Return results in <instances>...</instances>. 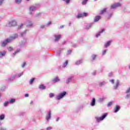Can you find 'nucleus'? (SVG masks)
Returning a JSON list of instances; mask_svg holds the SVG:
<instances>
[{"instance_id": "nucleus-1", "label": "nucleus", "mask_w": 130, "mask_h": 130, "mask_svg": "<svg viewBox=\"0 0 130 130\" xmlns=\"http://www.w3.org/2000/svg\"><path fill=\"white\" fill-rule=\"evenodd\" d=\"M18 38V35H15L12 37H11L9 39H7L2 43V46H6L8 43H10L13 39H16Z\"/></svg>"}, {"instance_id": "nucleus-2", "label": "nucleus", "mask_w": 130, "mask_h": 130, "mask_svg": "<svg viewBox=\"0 0 130 130\" xmlns=\"http://www.w3.org/2000/svg\"><path fill=\"white\" fill-rule=\"evenodd\" d=\"M107 116V113H105L102 117H95V119H96V121L98 122H100V121H101V120H103V119H104V118H105V117H106Z\"/></svg>"}, {"instance_id": "nucleus-3", "label": "nucleus", "mask_w": 130, "mask_h": 130, "mask_svg": "<svg viewBox=\"0 0 130 130\" xmlns=\"http://www.w3.org/2000/svg\"><path fill=\"white\" fill-rule=\"evenodd\" d=\"M87 16H88V13H79L77 16V19H80V18L87 17Z\"/></svg>"}, {"instance_id": "nucleus-4", "label": "nucleus", "mask_w": 130, "mask_h": 130, "mask_svg": "<svg viewBox=\"0 0 130 130\" xmlns=\"http://www.w3.org/2000/svg\"><path fill=\"white\" fill-rule=\"evenodd\" d=\"M121 5L119 3H116L111 6V9H116V8H118V7H120Z\"/></svg>"}, {"instance_id": "nucleus-5", "label": "nucleus", "mask_w": 130, "mask_h": 130, "mask_svg": "<svg viewBox=\"0 0 130 130\" xmlns=\"http://www.w3.org/2000/svg\"><path fill=\"white\" fill-rule=\"evenodd\" d=\"M17 25V22L15 21H12L11 22H9V27H12L13 26H16Z\"/></svg>"}, {"instance_id": "nucleus-6", "label": "nucleus", "mask_w": 130, "mask_h": 130, "mask_svg": "<svg viewBox=\"0 0 130 130\" xmlns=\"http://www.w3.org/2000/svg\"><path fill=\"white\" fill-rule=\"evenodd\" d=\"M66 94H67V92H64L61 94H60L59 95H58L57 96V99L59 100V99H61V98H62V97H63V96H64L66 95Z\"/></svg>"}, {"instance_id": "nucleus-7", "label": "nucleus", "mask_w": 130, "mask_h": 130, "mask_svg": "<svg viewBox=\"0 0 130 130\" xmlns=\"http://www.w3.org/2000/svg\"><path fill=\"white\" fill-rule=\"evenodd\" d=\"M55 41H58V40H59V39H60L61 38V36L60 35H56L55 36Z\"/></svg>"}, {"instance_id": "nucleus-8", "label": "nucleus", "mask_w": 130, "mask_h": 130, "mask_svg": "<svg viewBox=\"0 0 130 130\" xmlns=\"http://www.w3.org/2000/svg\"><path fill=\"white\" fill-rule=\"evenodd\" d=\"M51 115V112L49 111L48 113L47 116H46V120H49V119H50Z\"/></svg>"}, {"instance_id": "nucleus-9", "label": "nucleus", "mask_w": 130, "mask_h": 130, "mask_svg": "<svg viewBox=\"0 0 130 130\" xmlns=\"http://www.w3.org/2000/svg\"><path fill=\"white\" fill-rule=\"evenodd\" d=\"M114 109V112L116 113L119 111V109H120V107H119V106H116Z\"/></svg>"}, {"instance_id": "nucleus-10", "label": "nucleus", "mask_w": 130, "mask_h": 130, "mask_svg": "<svg viewBox=\"0 0 130 130\" xmlns=\"http://www.w3.org/2000/svg\"><path fill=\"white\" fill-rule=\"evenodd\" d=\"M101 18V16H96L94 18V22H98V21L100 20Z\"/></svg>"}, {"instance_id": "nucleus-11", "label": "nucleus", "mask_w": 130, "mask_h": 130, "mask_svg": "<svg viewBox=\"0 0 130 130\" xmlns=\"http://www.w3.org/2000/svg\"><path fill=\"white\" fill-rule=\"evenodd\" d=\"M111 42H112V41H111L108 42L106 44H105V47H106V48L107 47H108V46H109V45H110V43H111Z\"/></svg>"}, {"instance_id": "nucleus-12", "label": "nucleus", "mask_w": 130, "mask_h": 130, "mask_svg": "<svg viewBox=\"0 0 130 130\" xmlns=\"http://www.w3.org/2000/svg\"><path fill=\"white\" fill-rule=\"evenodd\" d=\"M53 82L54 83H56V82H59V79L58 78V77H55L53 80Z\"/></svg>"}, {"instance_id": "nucleus-13", "label": "nucleus", "mask_w": 130, "mask_h": 130, "mask_svg": "<svg viewBox=\"0 0 130 130\" xmlns=\"http://www.w3.org/2000/svg\"><path fill=\"white\" fill-rule=\"evenodd\" d=\"M104 31H105V29H102L101 32L96 34V37L97 38L99 37V36H100V34H101V33H102L103 32H104Z\"/></svg>"}, {"instance_id": "nucleus-14", "label": "nucleus", "mask_w": 130, "mask_h": 130, "mask_svg": "<svg viewBox=\"0 0 130 130\" xmlns=\"http://www.w3.org/2000/svg\"><path fill=\"white\" fill-rule=\"evenodd\" d=\"M95 98H93L92 101L91 103V106H94V105H95Z\"/></svg>"}, {"instance_id": "nucleus-15", "label": "nucleus", "mask_w": 130, "mask_h": 130, "mask_svg": "<svg viewBox=\"0 0 130 130\" xmlns=\"http://www.w3.org/2000/svg\"><path fill=\"white\" fill-rule=\"evenodd\" d=\"M5 54H6V52H0V57H3Z\"/></svg>"}, {"instance_id": "nucleus-16", "label": "nucleus", "mask_w": 130, "mask_h": 130, "mask_svg": "<svg viewBox=\"0 0 130 130\" xmlns=\"http://www.w3.org/2000/svg\"><path fill=\"white\" fill-rule=\"evenodd\" d=\"M36 10V7H31L29 8V10L30 12H32V11H35Z\"/></svg>"}, {"instance_id": "nucleus-17", "label": "nucleus", "mask_w": 130, "mask_h": 130, "mask_svg": "<svg viewBox=\"0 0 130 130\" xmlns=\"http://www.w3.org/2000/svg\"><path fill=\"white\" fill-rule=\"evenodd\" d=\"M39 89H41V90H43L45 89V86L43 85H41L39 86Z\"/></svg>"}, {"instance_id": "nucleus-18", "label": "nucleus", "mask_w": 130, "mask_h": 130, "mask_svg": "<svg viewBox=\"0 0 130 130\" xmlns=\"http://www.w3.org/2000/svg\"><path fill=\"white\" fill-rule=\"evenodd\" d=\"M35 80V78H32L31 79H30L29 81V84L30 85H32V84H33V82H34Z\"/></svg>"}, {"instance_id": "nucleus-19", "label": "nucleus", "mask_w": 130, "mask_h": 130, "mask_svg": "<svg viewBox=\"0 0 130 130\" xmlns=\"http://www.w3.org/2000/svg\"><path fill=\"white\" fill-rule=\"evenodd\" d=\"M105 12H106V8H105V9H104V10H102L101 12V14L102 15H103V13H105Z\"/></svg>"}, {"instance_id": "nucleus-20", "label": "nucleus", "mask_w": 130, "mask_h": 130, "mask_svg": "<svg viewBox=\"0 0 130 130\" xmlns=\"http://www.w3.org/2000/svg\"><path fill=\"white\" fill-rule=\"evenodd\" d=\"M71 81H72V77L68 78V80H67V81H66V83L67 84H69V83H70V82H71Z\"/></svg>"}, {"instance_id": "nucleus-21", "label": "nucleus", "mask_w": 130, "mask_h": 130, "mask_svg": "<svg viewBox=\"0 0 130 130\" xmlns=\"http://www.w3.org/2000/svg\"><path fill=\"white\" fill-rule=\"evenodd\" d=\"M5 118V115H1L0 116V119L1 120H3Z\"/></svg>"}, {"instance_id": "nucleus-22", "label": "nucleus", "mask_w": 130, "mask_h": 130, "mask_svg": "<svg viewBox=\"0 0 130 130\" xmlns=\"http://www.w3.org/2000/svg\"><path fill=\"white\" fill-rule=\"evenodd\" d=\"M54 94H53V93H50L49 94L50 98H52V97H54Z\"/></svg>"}, {"instance_id": "nucleus-23", "label": "nucleus", "mask_w": 130, "mask_h": 130, "mask_svg": "<svg viewBox=\"0 0 130 130\" xmlns=\"http://www.w3.org/2000/svg\"><path fill=\"white\" fill-rule=\"evenodd\" d=\"M22 2V0H15V2L16 4H20Z\"/></svg>"}, {"instance_id": "nucleus-24", "label": "nucleus", "mask_w": 130, "mask_h": 130, "mask_svg": "<svg viewBox=\"0 0 130 130\" xmlns=\"http://www.w3.org/2000/svg\"><path fill=\"white\" fill-rule=\"evenodd\" d=\"M68 60H67V61H66V62L64 63V64H63V67H64H64H67V66H68Z\"/></svg>"}, {"instance_id": "nucleus-25", "label": "nucleus", "mask_w": 130, "mask_h": 130, "mask_svg": "<svg viewBox=\"0 0 130 130\" xmlns=\"http://www.w3.org/2000/svg\"><path fill=\"white\" fill-rule=\"evenodd\" d=\"M87 2H88V0H84V1L82 2V5H86V4H87Z\"/></svg>"}, {"instance_id": "nucleus-26", "label": "nucleus", "mask_w": 130, "mask_h": 130, "mask_svg": "<svg viewBox=\"0 0 130 130\" xmlns=\"http://www.w3.org/2000/svg\"><path fill=\"white\" fill-rule=\"evenodd\" d=\"M81 62H82V60H79V61H77L76 62V64H80V63H81Z\"/></svg>"}, {"instance_id": "nucleus-27", "label": "nucleus", "mask_w": 130, "mask_h": 130, "mask_svg": "<svg viewBox=\"0 0 130 130\" xmlns=\"http://www.w3.org/2000/svg\"><path fill=\"white\" fill-rule=\"evenodd\" d=\"M15 99H12L11 100H10V102L11 103H14V102H15Z\"/></svg>"}, {"instance_id": "nucleus-28", "label": "nucleus", "mask_w": 130, "mask_h": 130, "mask_svg": "<svg viewBox=\"0 0 130 130\" xmlns=\"http://www.w3.org/2000/svg\"><path fill=\"white\" fill-rule=\"evenodd\" d=\"M119 84V82L118 81H117V82H116V87H115V89H116V88H117Z\"/></svg>"}, {"instance_id": "nucleus-29", "label": "nucleus", "mask_w": 130, "mask_h": 130, "mask_svg": "<svg viewBox=\"0 0 130 130\" xmlns=\"http://www.w3.org/2000/svg\"><path fill=\"white\" fill-rule=\"evenodd\" d=\"M8 104H9V102H6L4 103V106H8Z\"/></svg>"}, {"instance_id": "nucleus-30", "label": "nucleus", "mask_w": 130, "mask_h": 130, "mask_svg": "<svg viewBox=\"0 0 130 130\" xmlns=\"http://www.w3.org/2000/svg\"><path fill=\"white\" fill-rule=\"evenodd\" d=\"M105 84V82H101L100 83V86H102L103 85H104Z\"/></svg>"}, {"instance_id": "nucleus-31", "label": "nucleus", "mask_w": 130, "mask_h": 130, "mask_svg": "<svg viewBox=\"0 0 130 130\" xmlns=\"http://www.w3.org/2000/svg\"><path fill=\"white\" fill-rule=\"evenodd\" d=\"M113 104L112 102H110L109 103V104H108V106H111V105Z\"/></svg>"}, {"instance_id": "nucleus-32", "label": "nucleus", "mask_w": 130, "mask_h": 130, "mask_svg": "<svg viewBox=\"0 0 130 130\" xmlns=\"http://www.w3.org/2000/svg\"><path fill=\"white\" fill-rule=\"evenodd\" d=\"M92 59H95V58H96V55H92Z\"/></svg>"}, {"instance_id": "nucleus-33", "label": "nucleus", "mask_w": 130, "mask_h": 130, "mask_svg": "<svg viewBox=\"0 0 130 130\" xmlns=\"http://www.w3.org/2000/svg\"><path fill=\"white\" fill-rule=\"evenodd\" d=\"M8 50L9 51H12V50H13V48L11 47H10L8 48Z\"/></svg>"}, {"instance_id": "nucleus-34", "label": "nucleus", "mask_w": 130, "mask_h": 130, "mask_svg": "<svg viewBox=\"0 0 130 130\" xmlns=\"http://www.w3.org/2000/svg\"><path fill=\"white\" fill-rule=\"evenodd\" d=\"M130 92V87L126 91V93H129Z\"/></svg>"}, {"instance_id": "nucleus-35", "label": "nucleus", "mask_w": 130, "mask_h": 130, "mask_svg": "<svg viewBox=\"0 0 130 130\" xmlns=\"http://www.w3.org/2000/svg\"><path fill=\"white\" fill-rule=\"evenodd\" d=\"M52 129V128L51 127H48L46 128L47 130H50V129Z\"/></svg>"}, {"instance_id": "nucleus-36", "label": "nucleus", "mask_w": 130, "mask_h": 130, "mask_svg": "<svg viewBox=\"0 0 130 130\" xmlns=\"http://www.w3.org/2000/svg\"><path fill=\"white\" fill-rule=\"evenodd\" d=\"M23 27V24H21L19 26H18V29H21Z\"/></svg>"}, {"instance_id": "nucleus-37", "label": "nucleus", "mask_w": 130, "mask_h": 130, "mask_svg": "<svg viewBox=\"0 0 130 130\" xmlns=\"http://www.w3.org/2000/svg\"><path fill=\"white\" fill-rule=\"evenodd\" d=\"M129 97H130V94H128L126 95V99H128V98H129Z\"/></svg>"}, {"instance_id": "nucleus-38", "label": "nucleus", "mask_w": 130, "mask_h": 130, "mask_svg": "<svg viewBox=\"0 0 130 130\" xmlns=\"http://www.w3.org/2000/svg\"><path fill=\"white\" fill-rule=\"evenodd\" d=\"M3 2H4V0H0V6H1L2 4H3Z\"/></svg>"}, {"instance_id": "nucleus-39", "label": "nucleus", "mask_w": 130, "mask_h": 130, "mask_svg": "<svg viewBox=\"0 0 130 130\" xmlns=\"http://www.w3.org/2000/svg\"><path fill=\"white\" fill-rule=\"evenodd\" d=\"M25 66H26V62L23 63V64L22 66V68H24V67H25Z\"/></svg>"}, {"instance_id": "nucleus-40", "label": "nucleus", "mask_w": 130, "mask_h": 130, "mask_svg": "<svg viewBox=\"0 0 130 130\" xmlns=\"http://www.w3.org/2000/svg\"><path fill=\"white\" fill-rule=\"evenodd\" d=\"M70 0H66V4H69V3H70Z\"/></svg>"}, {"instance_id": "nucleus-41", "label": "nucleus", "mask_w": 130, "mask_h": 130, "mask_svg": "<svg viewBox=\"0 0 130 130\" xmlns=\"http://www.w3.org/2000/svg\"><path fill=\"white\" fill-rule=\"evenodd\" d=\"M19 50H17L15 52V53H14V55H15V54H16V53H18V52H19Z\"/></svg>"}, {"instance_id": "nucleus-42", "label": "nucleus", "mask_w": 130, "mask_h": 130, "mask_svg": "<svg viewBox=\"0 0 130 130\" xmlns=\"http://www.w3.org/2000/svg\"><path fill=\"white\" fill-rule=\"evenodd\" d=\"M105 53H106V50H105L103 52V54H105Z\"/></svg>"}, {"instance_id": "nucleus-43", "label": "nucleus", "mask_w": 130, "mask_h": 130, "mask_svg": "<svg viewBox=\"0 0 130 130\" xmlns=\"http://www.w3.org/2000/svg\"><path fill=\"white\" fill-rule=\"evenodd\" d=\"M110 82H111V83H112V84H114V80H110Z\"/></svg>"}, {"instance_id": "nucleus-44", "label": "nucleus", "mask_w": 130, "mask_h": 130, "mask_svg": "<svg viewBox=\"0 0 130 130\" xmlns=\"http://www.w3.org/2000/svg\"><path fill=\"white\" fill-rule=\"evenodd\" d=\"M112 73H110L109 74V77H112Z\"/></svg>"}, {"instance_id": "nucleus-45", "label": "nucleus", "mask_w": 130, "mask_h": 130, "mask_svg": "<svg viewBox=\"0 0 130 130\" xmlns=\"http://www.w3.org/2000/svg\"><path fill=\"white\" fill-rule=\"evenodd\" d=\"M29 96V94H28V93H26L25 94V97H28Z\"/></svg>"}, {"instance_id": "nucleus-46", "label": "nucleus", "mask_w": 130, "mask_h": 130, "mask_svg": "<svg viewBox=\"0 0 130 130\" xmlns=\"http://www.w3.org/2000/svg\"><path fill=\"white\" fill-rule=\"evenodd\" d=\"M71 52H72V50H70L68 51L69 54H70V53H71Z\"/></svg>"}, {"instance_id": "nucleus-47", "label": "nucleus", "mask_w": 130, "mask_h": 130, "mask_svg": "<svg viewBox=\"0 0 130 130\" xmlns=\"http://www.w3.org/2000/svg\"><path fill=\"white\" fill-rule=\"evenodd\" d=\"M27 26H32V23L29 22V24Z\"/></svg>"}, {"instance_id": "nucleus-48", "label": "nucleus", "mask_w": 130, "mask_h": 130, "mask_svg": "<svg viewBox=\"0 0 130 130\" xmlns=\"http://www.w3.org/2000/svg\"><path fill=\"white\" fill-rule=\"evenodd\" d=\"M51 24V21H50L48 23V25H50Z\"/></svg>"}, {"instance_id": "nucleus-49", "label": "nucleus", "mask_w": 130, "mask_h": 130, "mask_svg": "<svg viewBox=\"0 0 130 130\" xmlns=\"http://www.w3.org/2000/svg\"><path fill=\"white\" fill-rule=\"evenodd\" d=\"M93 75H96V72H94L93 73Z\"/></svg>"}, {"instance_id": "nucleus-50", "label": "nucleus", "mask_w": 130, "mask_h": 130, "mask_svg": "<svg viewBox=\"0 0 130 130\" xmlns=\"http://www.w3.org/2000/svg\"><path fill=\"white\" fill-rule=\"evenodd\" d=\"M41 28H44V25H42V26H41Z\"/></svg>"}, {"instance_id": "nucleus-51", "label": "nucleus", "mask_w": 130, "mask_h": 130, "mask_svg": "<svg viewBox=\"0 0 130 130\" xmlns=\"http://www.w3.org/2000/svg\"><path fill=\"white\" fill-rule=\"evenodd\" d=\"M0 130H6V129H4V128H1Z\"/></svg>"}, {"instance_id": "nucleus-52", "label": "nucleus", "mask_w": 130, "mask_h": 130, "mask_svg": "<svg viewBox=\"0 0 130 130\" xmlns=\"http://www.w3.org/2000/svg\"><path fill=\"white\" fill-rule=\"evenodd\" d=\"M60 28H63V25H61V26H60Z\"/></svg>"}, {"instance_id": "nucleus-53", "label": "nucleus", "mask_w": 130, "mask_h": 130, "mask_svg": "<svg viewBox=\"0 0 130 130\" xmlns=\"http://www.w3.org/2000/svg\"><path fill=\"white\" fill-rule=\"evenodd\" d=\"M23 34H25V33H22V34H21V36H23Z\"/></svg>"}, {"instance_id": "nucleus-54", "label": "nucleus", "mask_w": 130, "mask_h": 130, "mask_svg": "<svg viewBox=\"0 0 130 130\" xmlns=\"http://www.w3.org/2000/svg\"><path fill=\"white\" fill-rule=\"evenodd\" d=\"M59 118H57V119H56V121H57L58 120H59Z\"/></svg>"}, {"instance_id": "nucleus-55", "label": "nucleus", "mask_w": 130, "mask_h": 130, "mask_svg": "<svg viewBox=\"0 0 130 130\" xmlns=\"http://www.w3.org/2000/svg\"><path fill=\"white\" fill-rule=\"evenodd\" d=\"M32 103H33V102L31 101V102H30V104H32Z\"/></svg>"}, {"instance_id": "nucleus-56", "label": "nucleus", "mask_w": 130, "mask_h": 130, "mask_svg": "<svg viewBox=\"0 0 130 130\" xmlns=\"http://www.w3.org/2000/svg\"><path fill=\"white\" fill-rule=\"evenodd\" d=\"M0 125H2V123L0 122Z\"/></svg>"}, {"instance_id": "nucleus-57", "label": "nucleus", "mask_w": 130, "mask_h": 130, "mask_svg": "<svg viewBox=\"0 0 130 130\" xmlns=\"http://www.w3.org/2000/svg\"><path fill=\"white\" fill-rule=\"evenodd\" d=\"M26 1H28L29 0H26Z\"/></svg>"}, {"instance_id": "nucleus-58", "label": "nucleus", "mask_w": 130, "mask_h": 130, "mask_svg": "<svg viewBox=\"0 0 130 130\" xmlns=\"http://www.w3.org/2000/svg\"><path fill=\"white\" fill-rule=\"evenodd\" d=\"M63 1H66V0H63Z\"/></svg>"}, {"instance_id": "nucleus-59", "label": "nucleus", "mask_w": 130, "mask_h": 130, "mask_svg": "<svg viewBox=\"0 0 130 130\" xmlns=\"http://www.w3.org/2000/svg\"><path fill=\"white\" fill-rule=\"evenodd\" d=\"M94 1H97V0H94Z\"/></svg>"}, {"instance_id": "nucleus-60", "label": "nucleus", "mask_w": 130, "mask_h": 130, "mask_svg": "<svg viewBox=\"0 0 130 130\" xmlns=\"http://www.w3.org/2000/svg\"><path fill=\"white\" fill-rule=\"evenodd\" d=\"M22 130H23V129H22Z\"/></svg>"}]
</instances>
